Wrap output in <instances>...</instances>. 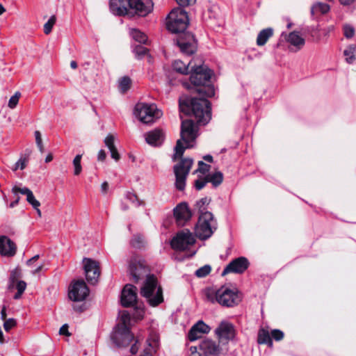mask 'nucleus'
<instances>
[{
  "label": "nucleus",
  "instance_id": "obj_1",
  "mask_svg": "<svg viewBox=\"0 0 356 356\" xmlns=\"http://www.w3.org/2000/svg\"><path fill=\"white\" fill-rule=\"evenodd\" d=\"M190 80L194 86H202L197 91L202 97L186 98L179 100L181 111H191L199 124H207L211 118V103L204 97H211L215 95L212 85L208 84L213 75V72L207 65L191 66Z\"/></svg>",
  "mask_w": 356,
  "mask_h": 356
},
{
  "label": "nucleus",
  "instance_id": "obj_2",
  "mask_svg": "<svg viewBox=\"0 0 356 356\" xmlns=\"http://www.w3.org/2000/svg\"><path fill=\"white\" fill-rule=\"evenodd\" d=\"M129 274L132 280L137 282L146 277L140 287V295L151 307H157L164 301L163 289L154 275H149V268L143 261L131 260L129 264Z\"/></svg>",
  "mask_w": 356,
  "mask_h": 356
},
{
  "label": "nucleus",
  "instance_id": "obj_3",
  "mask_svg": "<svg viewBox=\"0 0 356 356\" xmlns=\"http://www.w3.org/2000/svg\"><path fill=\"white\" fill-rule=\"evenodd\" d=\"M188 22L187 13L184 8L178 7L169 13L166 26L169 31L177 34L175 40L180 51L185 54L191 55L196 51L197 42L191 33L186 31Z\"/></svg>",
  "mask_w": 356,
  "mask_h": 356
},
{
  "label": "nucleus",
  "instance_id": "obj_4",
  "mask_svg": "<svg viewBox=\"0 0 356 356\" xmlns=\"http://www.w3.org/2000/svg\"><path fill=\"white\" fill-rule=\"evenodd\" d=\"M110 10L118 16L128 14L129 8L134 10L138 16H146L152 9V0H110Z\"/></svg>",
  "mask_w": 356,
  "mask_h": 356
},
{
  "label": "nucleus",
  "instance_id": "obj_5",
  "mask_svg": "<svg viewBox=\"0 0 356 356\" xmlns=\"http://www.w3.org/2000/svg\"><path fill=\"white\" fill-rule=\"evenodd\" d=\"M206 298L211 303H218L226 307H232L241 300V297L236 289H230L227 286H222L218 289H208L206 291Z\"/></svg>",
  "mask_w": 356,
  "mask_h": 356
},
{
  "label": "nucleus",
  "instance_id": "obj_6",
  "mask_svg": "<svg viewBox=\"0 0 356 356\" xmlns=\"http://www.w3.org/2000/svg\"><path fill=\"white\" fill-rule=\"evenodd\" d=\"M181 138L177 141L175 147L173 159L181 157L186 148L193 147V143L197 137V130L194 122L191 120H182L181 124Z\"/></svg>",
  "mask_w": 356,
  "mask_h": 356
},
{
  "label": "nucleus",
  "instance_id": "obj_7",
  "mask_svg": "<svg viewBox=\"0 0 356 356\" xmlns=\"http://www.w3.org/2000/svg\"><path fill=\"white\" fill-rule=\"evenodd\" d=\"M217 228L216 220L211 212H203L199 215L198 221L195 227L197 237L202 240L210 238Z\"/></svg>",
  "mask_w": 356,
  "mask_h": 356
},
{
  "label": "nucleus",
  "instance_id": "obj_8",
  "mask_svg": "<svg viewBox=\"0 0 356 356\" xmlns=\"http://www.w3.org/2000/svg\"><path fill=\"white\" fill-rule=\"evenodd\" d=\"M134 114L141 122L149 124L160 118L163 113L155 104L140 102L135 106Z\"/></svg>",
  "mask_w": 356,
  "mask_h": 356
},
{
  "label": "nucleus",
  "instance_id": "obj_9",
  "mask_svg": "<svg viewBox=\"0 0 356 356\" xmlns=\"http://www.w3.org/2000/svg\"><path fill=\"white\" fill-rule=\"evenodd\" d=\"M193 161L191 159H183L176 164L174 168L175 175V188L180 191H183L186 187V178L189 174L190 170L193 165Z\"/></svg>",
  "mask_w": 356,
  "mask_h": 356
},
{
  "label": "nucleus",
  "instance_id": "obj_10",
  "mask_svg": "<svg viewBox=\"0 0 356 356\" xmlns=\"http://www.w3.org/2000/svg\"><path fill=\"white\" fill-rule=\"evenodd\" d=\"M111 339L118 348H125L134 340V337L128 326L117 325L111 334Z\"/></svg>",
  "mask_w": 356,
  "mask_h": 356
},
{
  "label": "nucleus",
  "instance_id": "obj_11",
  "mask_svg": "<svg viewBox=\"0 0 356 356\" xmlns=\"http://www.w3.org/2000/svg\"><path fill=\"white\" fill-rule=\"evenodd\" d=\"M195 243V238L193 233L188 229H184L172 238L170 245L175 250L184 251L189 249Z\"/></svg>",
  "mask_w": 356,
  "mask_h": 356
},
{
  "label": "nucleus",
  "instance_id": "obj_12",
  "mask_svg": "<svg viewBox=\"0 0 356 356\" xmlns=\"http://www.w3.org/2000/svg\"><path fill=\"white\" fill-rule=\"evenodd\" d=\"M215 334L220 342L227 343L236 337L234 325L227 321H222L215 330Z\"/></svg>",
  "mask_w": 356,
  "mask_h": 356
},
{
  "label": "nucleus",
  "instance_id": "obj_13",
  "mask_svg": "<svg viewBox=\"0 0 356 356\" xmlns=\"http://www.w3.org/2000/svg\"><path fill=\"white\" fill-rule=\"evenodd\" d=\"M89 294V289L83 280L73 282L70 287L68 296L74 302L84 300Z\"/></svg>",
  "mask_w": 356,
  "mask_h": 356
},
{
  "label": "nucleus",
  "instance_id": "obj_14",
  "mask_svg": "<svg viewBox=\"0 0 356 356\" xmlns=\"http://www.w3.org/2000/svg\"><path fill=\"white\" fill-rule=\"evenodd\" d=\"M83 264L87 281L92 284H96L100 275L99 263L91 259L85 258Z\"/></svg>",
  "mask_w": 356,
  "mask_h": 356
},
{
  "label": "nucleus",
  "instance_id": "obj_15",
  "mask_svg": "<svg viewBox=\"0 0 356 356\" xmlns=\"http://www.w3.org/2000/svg\"><path fill=\"white\" fill-rule=\"evenodd\" d=\"M249 264H250L247 258L244 257H238L229 263V264L224 268L222 275H225L230 273L239 274L243 273L248 269Z\"/></svg>",
  "mask_w": 356,
  "mask_h": 356
},
{
  "label": "nucleus",
  "instance_id": "obj_16",
  "mask_svg": "<svg viewBox=\"0 0 356 356\" xmlns=\"http://www.w3.org/2000/svg\"><path fill=\"white\" fill-rule=\"evenodd\" d=\"M137 300V289L132 284H127L122 291L120 302L123 307L134 306Z\"/></svg>",
  "mask_w": 356,
  "mask_h": 356
},
{
  "label": "nucleus",
  "instance_id": "obj_17",
  "mask_svg": "<svg viewBox=\"0 0 356 356\" xmlns=\"http://www.w3.org/2000/svg\"><path fill=\"white\" fill-rule=\"evenodd\" d=\"M173 211L176 222L179 226H184L192 216L191 211L186 202L179 203Z\"/></svg>",
  "mask_w": 356,
  "mask_h": 356
},
{
  "label": "nucleus",
  "instance_id": "obj_18",
  "mask_svg": "<svg viewBox=\"0 0 356 356\" xmlns=\"http://www.w3.org/2000/svg\"><path fill=\"white\" fill-rule=\"evenodd\" d=\"M17 247L15 243L6 236H0V254L5 257H13L16 253Z\"/></svg>",
  "mask_w": 356,
  "mask_h": 356
},
{
  "label": "nucleus",
  "instance_id": "obj_19",
  "mask_svg": "<svg viewBox=\"0 0 356 356\" xmlns=\"http://www.w3.org/2000/svg\"><path fill=\"white\" fill-rule=\"evenodd\" d=\"M164 139L165 133L161 129H155L145 134V140L152 146H160Z\"/></svg>",
  "mask_w": 356,
  "mask_h": 356
},
{
  "label": "nucleus",
  "instance_id": "obj_20",
  "mask_svg": "<svg viewBox=\"0 0 356 356\" xmlns=\"http://www.w3.org/2000/svg\"><path fill=\"white\" fill-rule=\"evenodd\" d=\"M159 337L157 334H150L146 341L147 346L140 356H154L159 346Z\"/></svg>",
  "mask_w": 356,
  "mask_h": 356
},
{
  "label": "nucleus",
  "instance_id": "obj_21",
  "mask_svg": "<svg viewBox=\"0 0 356 356\" xmlns=\"http://www.w3.org/2000/svg\"><path fill=\"white\" fill-rule=\"evenodd\" d=\"M200 348L205 355H216L220 351L219 345L210 339L202 340L200 343Z\"/></svg>",
  "mask_w": 356,
  "mask_h": 356
},
{
  "label": "nucleus",
  "instance_id": "obj_22",
  "mask_svg": "<svg viewBox=\"0 0 356 356\" xmlns=\"http://www.w3.org/2000/svg\"><path fill=\"white\" fill-rule=\"evenodd\" d=\"M13 191L15 193H20L22 195H26L27 202L31 204L35 209H38V207L40 206V203L35 198L33 192L29 188L26 187L20 188L15 186L13 188Z\"/></svg>",
  "mask_w": 356,
  "mask_h": 356
},
{
  "label": "nucleus",
  "instance_id": "obj_23",
  "mask_svg": "<svg viewBox=\"0 0 356 356\" xmlns=\"http://www.w3.org/2000/svg\"><path fill=\"white\" fill-rule=\"evenodd\" d=\"M114 136L111 134H108L104 139V143L108 148L111 157L115 161H118L120 159V154L114 145Z\"/></svg>",
  "mask_w": 356,
  "mask_h": 356
},
{
  "label": "nucleus",
  "instance_id": "obj_24",
  "mask_svg": "<svg viewBox=\"0 0 356 356\" xmlns=\"http://www.w3.org/2000/svg\"><path fill=\"white\" fill-rule=\"evenodd\" d=\"M273 35V29L272 28H266L261 30L257 38V44L258 46H264L268 39Z\"/></svg>",
  "mask_w": 356,
  "mask_h": 356
},
{
  "label": "nucleus",
  "instance_id": "obj_25",
  "mask_svg": "<svg viewBox=\"0 0 356 356\" xmlns=\"http://www.w3.org/2000/svg\"><path fill=\"white\" fill-rule=\"evenodd\" d=\"M192 63V61H190L188 64H186L180 60H177L172 63V67L173 70L178 73L188 74L191 72L189 68L193 66Z\"/></svg>",
  "mask_w": 356,
  "mask_h": 356
},
{
  "label": "nucleus",
  "instance_id": "obj_26",
  "mask_svg": "<svg viewBox=\"0 0 356 356\" xmlns=\"http://www.w3.org/2000/svg\"><path fill=\"white\" fill-rule=\"evenodd\" d=\"M257 342L260 344H266L268 347H272L273 345L270 334L263 328L259 330Z\"/></svg>",
  "mask_w": 356,
  "mask_h": 356
},
{
  "label": "nucleus",
  "instance_id": "obj_27",
  "mask_svg": "<svg viewBox=\"0 0 356 356\" xmlns=\"http://www.w3.org/2000/svg\"><path fill=\"white\" fill-rule=\"evenodd\" d=\"M287 41L292 45L300 47L305 43L304 39L300 35L298 32H291L289 34Z\"/></svg>",
  "mask_w": 356,
  "mask_h": 356
},
{
  "label": "nucleus",
  "instance_id": "obj_28",
  "mask_svg": "<svg viewBox=\"0 0 356 356\" xmlns=\"http://www.w3.org/2000/svg\"><path fill=\"white\" fill-rule=\"evenodd\" d=\"M129 33L134 40L140 43L145 44L147 41V36L138 29H130Z\"/></svg>",
  "mask_w": 356,
  "mask_h": 356
},
{
  "label": "nucleus",
  "instance_id": "obj_29",
  "mask_svg": "<svg viewBox=\"0 0 356 356\" xmlns=\"http://www.w3.org/2000/svg\"><path fill=\"white\" fill-rule=\"evenodd\" d=\"M330 10V6L329 4L323 2H316L313 4V15L315 13H321L325 15Z\"/></svg>",
  "mask_w": 356,
  "mask_h": 356
},
{
  "label": "nucleus",
  "instance_id": "obj_30",
  "mask_svg": "<svg viewBox=\"0 0 356 356\" xmlns=\"http://www.w3.org/2000/svg\"><path fill=\"white\" fill-rule=\"evenodd\" d=\"M207 177L208 182H211L214 187L219 186L223 180V175L220 172H216L212 175H208Z\"/></svg>",
  "mask_w": 356,
  "mask_h": 356
},
{
  "label": "nucleus",
  "instance_id": "obj_31",
  "mask_svg": "<svg viewBox=\"0 0 356 356\" xmlns=\"http://www.w3.org/2000/svg\"><path fill=\"white\" fill-rule=\"evenodd\" d=\"M210 202L211 199L207 197H204L197 202L195 206L198 209V212L200 214H202L203 212H209L208 211H207V207L210 203Z\"/></svg>",
  "mask_w": 356,
  "mask_h": 356
},
{
  "label": "nucleus",
  "instance_id": "obj_32",
  "mask_svg": "<svg viewBox=\"0 0 356 356\" xmlns=\"http://www.w3.org/2000/svg\"><path fill=\"white\" fill-rule=\"evenodd\" d=\"M119 90L122 93H125L131 86V79L128 76H124L119 80Z\"/></svg>",
  "mask_w": 356,
  "mask_h": 356
},
{
  "label": "nucleus",
  "instance_id": "obj_33",
  "mask_svg": "<svg viewBox=\"0 0 356 356\" xmlns=\"http://www.w3.org/2000/svg\"><path fill=\"white\" fill-rule=\"evenodd\" d=\"M195 330H197V332L202 334L208 333L210 331V327L202 321H199L192 327V332H193Z\"/></svg>",
  "mask_w": 356,
  "mask_h": 356
},
{
  "label": "nucleus",
  "instance_id": "obj_34",
  "mask_svg": "<svg viewBox=\"0 0 356 356\" xmlns=\"http://www.w3.org/2000/svg\"><path fill=\"white\" fill-rule=\"evenodd\" d=\"M81 154H77L73 159L72 163L74 166V175H79L82 171V166L81 165Z\"/></svg>",
  "mask_w": 356,
  "mask_h": 356
},
{
  "label": "nucleus",
  "instance_id": "obj_35",
  "mask_svg": "<svg viewBox=\"0 0 356 356\" xmlns=\"http://www.w3.org/2000/svg\"><path fill=\"white\" fill-rule=\"evenodd\" d=\"M355 48L354 46H349L346 49L344 50L343 54L346 56V61L351 64L355 60V56L354 54Z\"/></svg>",
  "mask_w": 356,
  "mask_h": 356
},
{
  "label": "nucleus",
  "instance_id": "obj_36",
  "mask_svg": "<svg viewBox=\"0 0 356 356\" xmlns=\"http://www.w3.org/2000/svg\"><path fill=\"white\" fill-rule=\"evenodd\" d=\"M211 266L207 264V265H204V266H202L201 268H198L195 271V275L197 277H201V278L204 277L211 273Z\"/></svg>",
  "mask_w": 356,
  "mask_h": 356
},
{
  "label": "nucleus",
  "instance_id": "obj_37",
  "mask_svg": "<svg viewBox=\"0 0 356 356\" xmlns=\"http://www.w3.org/2000/svg\"><path fill=\"white\" fill-rule=\"evenodd\" d=\"M126 198L136 207H139L143 204L142 200H140L138 196L131 192H127Z\"/></svg>",
  "mask_w": 356,
  "mask_h": 356
},
{
  "label": "nucleus",
  "instance_id": "obj_38",
  "mask_svg": "<svg viewBox=\"0 0 356 356\" xmlns=\"http://www.w3.org/2000/svg\"><path fill=\"white\" fill-rule=\"evenodd\" d=\"M131 245L135 248L140 249L144 245V239L140 235L134 236L131 241Z\"/></svg>",
  "mask_w": 356,
  "mask_h": 356
},
{
  "label": "nucleus",
  "instance_id": "obj_39",
  "mask_svg": "<svg viewBox=\"0 0 356 356\" xmlns=\"http://www.w3.org/2000/svg\"><path fill=\"white\" fill-rule=\"evenodd\" d=\"M56 18L54 15L50 17L48 21L44 25V33L47 35L49 34L51 31L53 26L56 23Z\"/></svg>",
  "mask_w": 356,
  "mask_h": 356
},
{
  "label": "nucleus",
  "instance_id": "obj_40",
  "mask_svg": "<svg viewBox=\"0 0 356 356\" xmlns=\"http://www.w3.org/2000/svg\"><path fill=\"white\" fill-rule=\"evenodd\" d=\"M20 97H21V93L19 91L16 92L10 98V99L8 101V107L11 109L15 108L19 102V99Z\"/></svg>",
  "mask_w": 356,
  "mask_h": 356
},
{
  "label": "nucleus",
  "instance_id": "obj_41",
  "mask_svg": "<svg viewBox=\"0 0 356 356\" xmlns=\"http://www.w3.org/2000/svg\"><path fill=\"white\" fill-rule=\"evenodd\" d=\"M136 56L140 59L143 58L147 52V49L142 45H137L134 49Z\"/></svg>",
  "mask_w": 356,
  "mask_h": 356
},
{
  "label": "nucleus",
  "instance_id": "obj_42",
  "mask_svg": "<svg viewBox=\"0 0 356 356\" xmlns=\"http://www.w3.org/2000/svg\"><path fill=\"white\" fill-rule=\"evenodd\" d=\"M343 30V35L346 38H352L355 35V29L349 24H345Z\"/></svg>",
  "mask_w": 356,
  "mask_h": 356
},
{
  "label": "nucleus",
  "instance_id": "obj_43",
  "mask_svg": "<svg viewBox=\"0 0 356 356\" xmlns=\"http://www.w3.org/2000/svg\"><path fill=\"white\" fill-rule=\"evenodd\" d=\"M208 183L207 177H200L195 181V188L196 190L200 191Z\"/></svg>",
  "mask_w": 356,
  "mask_h": 356
},
{
  "label": "nucleus",
  "instance_id": "obj_44",
  "mask_svg": "<svg viewBox=\"0 0 356 356\" xmlns=\"http://www.w3.org/2000/svg\"><path fill=\"white\" fill-rule=\"evenodd\" d=\"M284 332L278 329L273 330L270 332L271 339L277 341H281L284 338Z\"/></svg>",
  "mask_w": 356,
  "mask_h": 356
},
{
  "label": "nucleus",
  "instance_id": "obj_45",
  "mask_svg": "<svg viewBox=\"0 0 356 356\" xmlns=\"http://www.w3.org/2000/svg\"><path fill=\"white\" fill-rule=\"evenodd\" d=\"M21 276V270L19 268H16L13 270L10 275V282L11 284H14L17 282V279Z\"/></svg>",
  "mask_w": 356,
  "mask_h": 356
},
{
  "label": "nucleus",
  "instance_id": "obj_46",
  "mask_svg": "<svg viewBox=\"0 0 356 356\" xmlns=\"http://www.w3.org/2000/svg\"><path fill=\"white\" fill-rule=\"evenodd\" d=\"M130 322V316L129 314L124 311L122 312L121 316H120V322L118 325H124L125 326H128V324Z\"/></svg>",
  "mask_w": 356,
  "mask_h": 356
},
{
  "label": "nucleus",
  "instance_id": "obj_47",
  "mask_svg": "<svg viewBox=\"0 0 356 356\" xmlns=\"http://www.w3.org/2000/svg\"><path fill=\"white\" fill-rule=\"evenodd\" d=\"M16 325V321L14 318H8L4 321L3 327L6 332H8Z\"/></svg>",
  "mask_w": 356,
  "mask_h": 356
},
{
  "label": "nucleus",
  "instance_id": "obj_48",
  "mask_svg": "<svg viewBox=\"0 0 356 356\" xmlns=\"http://www.w3.org/2000/svg\"><path fill=\"white\" fill-rule=\"evenodd\" d=\"M202 336V334H200L199 332H197V330H195V332H192V328L190 330L189 332H188V339L191 341H195L198 339H200Z\"/></svg>",
  "mask_w": 356,
  "mask_h": 356
},
{
  "label": "nucleus",
  "instance_id": "obj_49",
  "mask_svg": "<svg viewBox=\"0 0 356 356\" xmlns=\"http://www.w3.org/2000/svg\"><path fill=\"white\" fill-rule=\"evenodd\" d=\"M210 165L206 164L202 161H200L198 162V169L197 170L202 173H206L209 170Z\"/></svg>",
  "mask_w": 356,
  "mask_h": 356
},
{
  "label": "nucleus",
  "instance_id": "obj_50",
  "mask_svg": "<svg viewBox=\"0 0 356 356\" xmlns=\"http://www.w3.org/2000/svg\"><path fill=\"white\" fill-rule=\"evenodd\" d=\"M29 162V158L28 156H22L17 161V163L19 164V169L24 170Z\"/></svg>",
  "mask_w": 356,
  "mask_h": 356
},
{
  "label": "nucleus",
  "instance_id": "obj_51",
  "mask_svg": "<svg viewBox=\"0 0 356 356\" xmlns=\"http://www.w3.org/2000/svg\"><path fill=\"white\" fill-rule=\"evenodd\" d=\"M26 284L25 282H24V281H17V282L16 289H17V291L24 293V291L26 289Z\"/></svg>",
  "mask_w": 356,
  "mask_h": 356
},
{
  "label": "nucleus",
  "instance_id": "obj_52",
  "mask_svg": "<svg viewBox=\"0 0 356 356\" xmlns=\"http://www.w3.org/2000/svg\"><path fill=\"white\" fill-rule=\"evenodd\" d=\"M60 334L63 335H70V333L68 332V326L67 324L63 325L59 330Z\"/></svg>",
  "mask_w": 356,
  "mask_h": 356
},
{
  "label": "nucleus",
  "instance_id": "obj_53",
  "mask_svg": "<svg viewBox=\"0 0 356 356\" xmlns=\"http://www.w3.org/2000/svg\"><path fill=\"white\" fill-rule=\"evenodd\" d=\"M137 343L138 340H136L135 343L131 346L129 351L131 355H136L138 353V346L137 345Z\"/></svg>",
  "mask_w": 356,
  "mask_h": 356
},
{
  "label": "nucleus",
  "instance_id": "obj_54",
  "mask_svg": "<svg viewBox=\"0 0 356 356\" xmlns=\"http://www.w3.org/2000/svg\"><path fill=\"white\" fill-rule=\"evenodd\" d=\"M35 138V143L36 145H40V143H42L41 134L39 131H35L34 132Z\"/></svg>",
  "mask_w": 356,
  "mask_h": 356
},
{
  "label": "nucleus",
  "instance_id": "obj_55",
  "mask_svg": "<svg viewBox=\"0 0 356 356\" xmlns=\"http://www.w3.org/2000/svg\"><path fill=\"white\" fill-rule=\"evenodd\" d=\"M106 156V152L104 149H100L98 153L97 159L100 161H103L105 160Z\"/></svg>",
  "mask_w": 356,
  "mask_h": 356
},
{
  "label": "nucleus",
  "instance_id": "obj_56",
  "mask_svg": "<svg viewBox=\"0 0 356 356\" xmlns=\"http://www.w3.org/2000/svg\"><path fill=\"white\" fill-rule=\"evenodd\" d=\"M108 189V184L107 181H104L101 186V191L103 193H106Z\"/></svg>",
  "mask_w": 356,
  "mask_h": 356
},
{
  "label": "nucleus",
  "instance_id": "obj_57",
  "mask_svg": "<svg viewBox=\"0 0 356 356\" xmlns=\"http://www.w3.org/2000/svg\"><path fill=\"white\" fill-rule=\"evenodd\" d=\"M191 354L188 356H201L200 353L197 351L196 347H191Z\"/></svg>",
  "mask_w": 356,
  "mask_h": 356
},
{
  "label": "nucleus",
  "instance_id": "obj_58",
  "mask_svg": "<svg viewBox=\"0 0 356 356\" xmlns=\"http://www.w3.org/2000/svg\"><path fill=\"white\" fill-rule=\"evenodd\" d=\"M38 258H39V255L38 254L33 256L32 258H31L30 259H29L27 261V262H26L27 265L29 266H32L33 262L37 261Z\"/></svg>",
  "mask_w": 356,
  "mask_h": 356
},
{
  "label": "nucleus",
  "instance_id": "obj_59",
  "mask_svg": "<svg viewBox=\"0 0 356 356\" xmlns=\"http://www.w3.org/2000/svg\"><path fill=\"white\" fill-rule=\"evenodd\" d=\"M355 0H339L341 4L343 6H348L354 2Z\"/></svg>",
  "mask_w": 356,
  "mask_h": 356
},
{
  "label": "nucleus",
  "instance_id": "obj_60",
  "mask_svg": "<svg viewBox=\"0 0 356 356\" xmlns=\"http://www.w3.org/2000/svg\"><path fill=\"white\" fill-rule=\"evenodd\" d=\"M1 318L5 321L6 320V307H3L1 311Z\"/></svg>",
  "mask_w": 356,
  "mask_h": 356
},
{
  "label": "nucleus",
  "instance_id": "obj_61",
  "mask_svg": "<svg viewBox=\"0 0 356 356\" xmlns=\"http://www.w3.org/2000/svg\"><path fill=\"white\" fill-rule=\"evenodd\" d=\"M203 159L207 161V162H212L213 161V157L212 156L209 155V154H207V155H205Z\"/></svg>",
  "mask_w": 356,
  "mask_h": 356
},
{
  "label": "nucleus",
  "instance_id": "obj_62",
  "mask_svg": "<svg viewBox=\"0 0 356 356\" xmlns=\"http://www.w3.org/2000/svg\"><path fill=\"white\" fill-rule=\"evenodd\" d=\"M19 200V197H17L15 201L12 202L10 204V208H13V207H15V206H17V205L18 204Z\"/></svg>",
  "mask_w": 356,
  "mask_h": 356
},
{
  "label": "nucleus",
  "instance_id": "obj_63",
  "mask_svg": "<svg viewBox=\"0 0 356 356\" xmlns=\"http://www.w3.org/2000/svg\"><path fill=\"white\" fill-rule=\"evenodd\" d=\"M42 268V265H40V266H38L33 271H32V273L33 274H36L38 273V272H40Z\"/></svg>",
  "mask_w": 356,
  "mask_h": 356
},
{
  "label": "nucleus",
  "instance_id": "obj_64",
  "mask_svg": "<svg viewBox=\"0 0 356 356\" xmlns=\"http://www.w3.org/2000/svg\"><path fill=\"white\" fill-rule=\"evenodd\" d=\"M53 159V156L51 154H49L46 158H45V162L46 163H49L50 161H51Z\"/></svg>",
  "mask_w": 356,
  "mask_h": 356
}]
</instances>
